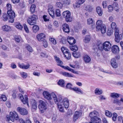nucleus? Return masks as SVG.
<instances>
[{
	"label": "nucleus",
	"mask_w": 123,
	"mask_h": 123,
	"mask_svg": "<svg viewBox=\"0 0 123 123\" xmlns=\"http://www.w3.org/2000/svg\"><path fill=\"white\" fill-rule=\"evenodd\" d=\"M68 42L70 44H73L75 43L76 41L74 38L70 37L68 38Z\"/></svg>",
	"instance_id": "obj_22"
},
{
	"label": "nucleus",
	"mask_w": 123,
	"mask_h": 123,
	"mask_svg": "<svg viewBox=\"0 0 123 123\" xmlns=\"http://www.w3.org/2000/svg\"><path fill=\"white\" fill-rule=\"evenodd\" d=\"M81 113L77 111H76L74 115L73 121L74 122L79 117L81 116Z\"/></svg>",
	"instance_id": "obj_19"
},
{
	"label": "nucleus",
	"mask_w": 123,
	"mask_h": 123,
	"mask_svg": "<svg viewBox=\"0 0 123 123\" xmlns=\"http://www.w3.org/2000/svg\"><path fill=\"white\" fill-rule=\"evenodd\" d=\"M45 37V35L43 33H40L37 35L36 37L37 39L39 41H43Z\"/></svg>",
	"instance_id": "obj_17"
},
{
	"label": "nucleus",
	"mask_w": 123,
	"mask_h": 123,
	"mask_svg": "<svg viewBox=\"0 0 123 123\" xmlns=\"http://www.w3.org/2000/svg\"><path fill=\"white\" fill-rule=\"evenodd\" d=\"M58 85L62 87L65 86V82L64 80H59L58 82Z\"/></svg>",
	"instance_id": "obj_33"
},
{
	"label": "nucleus",
	"mask_w": 123,
	"mask_h": 123,
	"mask_svg": "<svg viewBox=\"0 0 123 123\" xmlns=\"http://www.w3.org/2000/svg\"><path fill=\"white\" fill-rule=\"evenodd\" d=\"M63 4L66 6H68L70 4V0H62Z\"/></svg>",
	"instance_id": "obj_32"
},
{
	"label": "nucleus",
	"mask_w": 123,
	"mask_h": 123,
	"mask_svg": "<svg viewBox=\"0 0 123 123\" xmlns=\"http://www.w3.org/2000/svg\"><path fill=\"white\" fill-rule=\"evenodd\" d=\"M117 116V115L116 113H113V116L112 117V120L114 121H115L116 120Z\"/></svg>",
	"instance_id": "obj_56"
},
{
	"label": "nucleus",
	"mask_w": 123,
	"mask_h": 123,
	"mask_svg": "<svg viewBox=\"0 0 123 123\" xmlns=\"http://www.w3.org/2000/svg\"><path fill=\"white\" fill-rule=\"evenodd\" d=\"M61 74L64 76L69 77H73L74 75L72 74L65 72H62Z\"/></svg>",
	"instance_id": "obj_23"
},
{
	"label": "nucleus",
	"mask_w": 123,
	"mask_h": 123,
	"mask_svg": "<svg viewBox=\"0 0 123 123\" xmlns=\"http://www.w3.org/2000/svg\"><path fill=\"white\" fill-rule=\"evenodd\" d=\"M24 28L26 31L27 32H29V30L27 25L25 24H24Z\"/></svg>",
	"instance_id": "obj_62"
},
{
	"label": "nucleus",
	"mask_w": 123,
	"mask_h": 123,
	"mask_svg": "<svg viewBox=\"0 0 123 123\" xmlns=\"http://www.w3.org/2000/svg\"><path fill=\"white\" fill-rule=\"evenodd\" d=\"M98 114V112L95 111L91 112L89 116L91 118V121L96 123H101V120L100 119L97 117Z\"/></svg>",
	"instance_id": "obj_3"
},
{
	"label": "nucleus",
	"mask_w": 123,
	"mask_h": 123,
	"mask_svg": "<svg viewBox=\"0 0 123 123\" xmlns=\"http://www.w3.org/2000/svg\"><path fill=\"white\" fill-rule=\"evenodd\" d=\"M113 6L115 10L117 12H118L119 10V6L117 3H113Z\"/></svg>",
	"instance_id": "obj_37"
},
{
	"label": "nucleus",
	"mask_w": 123,
	"mask_h": 123,
	"mask_svg": "<svg viewBox=\"0 0 123 123\" xmlns=\"http://www.w3.org/2000/svg\"><path fill=\"white\" fill-rule=\"evenodd\" d=\"M102 5L104 8H106L107 6L106 1H103L102 3Z\"/></svg>",
	"instance_id": "obj_60"
},
{
	"label": "nucleus",
	"mask_w": 123,
	"mask_h": 123,
	"mask_svg": "<svg viewBox=\"0 0 123 123\" xmlns=\"http://www.w3.org/2000/svg\"><path fill=\"white\" fill-rule=\"evenodd\" d=\"M62 30L63 31L69 33L70 32V29L69 25L66 24H64L62 25Z\"/></svg>",
	"instance_id": "obj_18"
},
{
	"label": "nucleus",
	"mask_w": 123,
	"mask_h": 123,
	"mask_svg": "<svg viewBox=\"0 0 123 123\" xmlns=\"http://www.w3.org/2000/svg\"><path fill=\"white\" fill-rule=\"evenodd\" d=\"M20 74L21 76L23 78H26L27 77V74L25 72H21Z\"/></svg>",
	"instance_id": "obj_47"
},
{
	"label": "nucleus",
	"mask_w": 123,
	"mask_h": 123,
	"mask_svg": "<svg viewBox=\"0 0 123 123\" xmlns=\"http://www.w3.org/2000/svg\"><path fill=\"white\" fill-rule=\"evenodd\" d=\"M114 30L115 31V35H118V34H119V29L117 27Z\"/></svg>",
	"instance_id": "obj_57"
},
{
	"label": "nucleus",
	"mask_w": 123,
	"mask_h": 123,
	"mask_svg": "<svg viewBox=\"0 0 123 123\" xmlns=\"http://www.w3.org/2000/svg\"><path fill=\"white\" fill-rule=\"evenodd\" d=\"M20 37L18 36H16L15 37V40L17 42H19L20 41Z\"/></svg>",
	"instance_id": "obj_64"
},
{
	"label": "nucleus",
	"mask_w": 123,
	"mask_h": 123,
	"mask_svg": "<svg viewBox=\"0 0 123 123\" xmlns=\"http://www.w3.org/2000/svg\"><path fill=\"white\" fill-rule=\"evenodd\" d=\"M103 49L106 51H109L111 50V44L109 41H105L103 44Z\"/></svg>",
	"instance_id": "obj_8"
},
{
	"label": "nucleus",
	"mask_w": 123,
	"mask_h": 123,
	"mask_svg": "<svg viewBox=\"0 0 123 123\" xmlns=\"http://www.w3.org/2000/svg\"><path fill=\"white\" fill-rule=\"evenodd\" d=\"M32 104V107L33 109H36L37 108V104L36 101L34 100H32V101L31 102Z\"/></svg>",
	"instance_id": "obj_31"
},
{
	"label": "nucleus",
	"mask_w": 123,
	"mask_h": 123,
	"mask_svg": "<svg viewBox=\"0 0 123 123\" xmlns=\"http://www.w3.org/2000/svg\"><path fill=\"white\" fill-rule=\"evenodd\" d=\"M49 40L52 43L54 44H55L56 43V40L53 38H49Z\"/></svg>",
	"instance_id": "obj_51"
},
{
	"label": "nucleus",
	"mask_w": 123,
	"mask_h": 123,
	"mask_svg": "<svg viewBox=\"0 0 123 123\" xmlns=\"http://www.w3.org/2000/svg\"><path fill=\"white\" fill-rule=\"evenodd\" d=\"M40 104L38 105V108L41 111V113H43L44 111L47 108L45 102L42 100L39 101Z\"/></svg>",
	"instance_id": "obj_7"
},
{
	"label": "nucleus",
	"mask_w": 123,
	"mask_h": 123,
	"mask_svg": "<svg viewBox=\"0 0 123 123\" xmlns=\"http://www.w3.org/2000/svg\"><path fill=\"white\" fill-rule=\"evenodd\" d=\"M19 95L20 98L22 102L24 104H25L26 103L28 106L29 107V106L28 102V99L27 96L26 95H24V97L21 94H20Z\"/></svg>",
	"instance_id": "obj_9"
},
{
	"label": "nucleus",
	"mask_w": 123,
	"mask_h": 123,
	"mask_svg": "<svg viewBox=\"0 0 123 123\" xmlns=\"http://www.w3.org/2000/svg\"><path fill=\"white\" fill-rule=\"evenodd\" d=\"M96 12L99 16H101L103 14V11L101 8L99 6L97 7Z\"/></svg>",
	"instance_id": "obj_26"
},
{
	"label": "nucleus",
	"mask_w": 123,
	"mask_h": 123,
	"mask_svg": "<svg viewBox=\"0 0 123 123\" xmlns=\"http://www.w3.org/2000/svg\"><path fill=\"white\" fill-rule=\"evenodd\" d=\"M111 66L114 68H117L118 67V63L115 58H113L111 59Z\"/></svg>",
	"instance_id": "obj_14"
},
{
	"label": "nucleus",
	"mask_w": 123,
	"mask_h": 123,
	"mask_svg": "<svg viewBox=\"0 0 123 123\" xmlns=\"http://www.w3.org/2000/svg\"><path fill=\"white\" fill-rule=\"evenodd\" d=\"M111 28L113 29H114L116 28L117 27V25L116 23L114 22H112L111 24Z\"/></svg>",
	"instance_id": "obj_44"
},
{
	"label": "nucleus",
	"mask_w": 123,
	"mask_h": 123,
	"mask_svg": "<svg viewBox=\"0 0 123 123\" xmlns=\"http://www.w3.org/2000/svg\"><path fill=\"white\" fill-rule=\"evenodd\" d=\"M105 115L109 117H112V114L109 111L106 110L105 111Z\"/></svg>",
	"instance_id": "obj_40"
},
{
	"label": "nucleus",
	"mask_w": 123,
	"mask_h": 123,
	"mask_svg": "<svg viewBox=\"0 0 123 123\" xmlns=\"http://www.w3.org/2000/svg\"><path fill=\"white\" fill-rule=\"evenodd\" d=\"M90 40V37L89 35L86 36L84 40V42L86 43L89 42Z\"/></svg>",
	"instance_id": "obj_39"
},
{
	"label": "nucleus",
	"mask_w": 123,
	"mask_h": 123,
	"mask_svg": "<svg viewBox=\"0 0 123 123\" xmlns=\"http://www.w3.org/2000/svg\"><path fill=\"white\" fill-rule=\"evenodd\" d=\"M115 36V41L117 43H119L120 41L121 40L122 38V36L121 34H118L117 35H116Z\"/></svg>",
	"instance_id": "obj_20"
},
{
	"label": "nucleus",
	"mask_w": 123,
	"mask_h": 123,
	"mask_svg": "<svg viewBox=\"0 0 123 123\" xmlns=\"http://www.w3.org/2000/svg\"><path fill=\"white\" fill-rule=\"evenodd\" d=\"M120 95L118 93L113 92L111 93L110 97L114 99L115 98H118L120 96Z\"/></svg>",
	"instance_id": "obj_29"
},
{
	"label": "nucleus",
	"mask_w": 123,
	"mask_h": 123,
	"mask_svg": "<svg viewBox=\"0 0 123 123\" xmlns=\"http://www.w3.org/2000/svg\"><path fill=\"white\" fill-rule=\"evenodd\" d=\"M37 19V15H33L29 18L27 21L29 25H33L36 24V20Z\"/></svg>",
	"instance_id": "obj_6"
},
{
	"label": "nucleus",
	"mask_w": 123,
	"mask_h": 123,
	"mask_svg": "<svg viewBox=\"0 0 123 123\" xmlns=\"http://www.w3.org/2000/svg\"><path fill=\"white\" fill-rule=\"evenodd\" d=\"M111 51L113 53L116 54L118 53L119 51V47L117 45H113L112 47Z\"/></svg>",
	"instance_id": "obj_15"
},
{
	"label": "nucleus",
	"mask_w": 123,
	"mask_h": 123,
	"mask_svg": "<svg viewBox=\"0 0 123 123\" xmlns=\"http://www.w3.org/2000/svg\"><path fill=\"white\" fill-rule=\"evenodd\" d=\"M72 55L74 57L76 58L79 57L80 56V54L79 52L73 53Z\"/></svg>",
	"instance_id": "obj_42"
},
{
	"label": "nucleus",
	"mask_w": 123,
	"mask_h": 123,
	"mask_svg": "<svg viewBox=\"0 0 123 123\" xmlns=\"http://www.w3.org/2000/svg\"><path fill=\"white\" fill-rule=\"evenodd\" d=\"M44 97L48 100H50L52 99L50 93L46 91H44L43 93Z\"/></svg>",
	"instance_id": "obj_16"
},
{
	"label": "nucleus",
	"mask_w": 123,
	"mask_h": 123,
	"mask_svg": "<svg viewBox=\"0 0 123 123\" xmlns=\"http://www.w3.org/2000/svg\"><path fill=\"white\" fill-rule=\"evenodd\" d=\"M7 14L9 16V18L10 20H9V21L12 23L14 21V18L15 17V14L14 12L12 10L7 11Z\"/></svg>",
	"instance_id": "obj_10"
},
{
	"label": "nucleus",
	"mask_w": 123,
	"mask_h": 123,
	"mask_svg": "<svg viewBox=\"0 0 123 123\" xmlns=\"http://www.w3.org/2000/svg\"><path fill=\"white\" fill-rule=\"evenodd\" d=\"M72 85L70 83H68L67 84L66 87L67 88L70 89L71 90H73V88H72Z\"/></svg>",
	"instance_id": "obj_50"
},
{
	"label": "nucleus",
	"mask_w": 123,
	"mask_h": 123,
	"mask_svg": "<svg viewBox=\"0 0 123 123\" xmlns=\"http://www.w3.org/2000/svg\"><path fill=\"white\" fill-rule=\"evenodd\" d=\"M16 27L20 30H21L23 28L22 26L19 23H16L15 24Z\"/></svg>",
	"instance_id": "obj_41"
},
{
	"label": "nucleus",
	"mask_w": 123,
	"mask_h": 123,
	"mask_svg": "<svg viewBox=\"0 0 123 123\" xmlns=\"http://www.w3.org/2000/svg\"><path fill=\"white\" fill-rule=\"evenodd\" d=\"M51 95L54 100L55 104L57 105V107L58 108L59 111L62 112H63V108L61 105L62 104H61V103H62L63 101L62 98H59V101H57V96L55 93L54 92H52L51 93Z\"/></svg>",
	"instance_id": "obj_2"
},
{
	"label": "nucleus",
	"mask_w": 123,
	"mask_h": 123,
	"mask_svg": "<svg viewBox=\"0 0 123 123\" xmlns=\"http://www.w3.org/2000/svg\"><path fill=\"white\" fill-rule=\"evenodd\" d=\"M85 0H78L77 2L80 6L81 4H83L85 1Z\"/></svg>",
	"instance_id": "obj_59"
},
{
	"label": "nucleus",
	"mask_w": 123,
	"mask_h": 123,
	"mask_svg": "<svg viewBox=\"0 0 123 123\" xmlns=\"http://www.w3.org/2000/svg\"><path fill=\"white\" fill-rule=\"evenodd\" d=\"M92 9V7L89 5H87L86 7V10L89 12L91 11Z\"/></svg>",
	"instance_id": "obj_46"
},
{
	"label": "nucleus",
	"mask_w": 123,
	"mask_h": 123,
	"mask_svg": "<svg viewBox=\"0 0 123 123\" xmlns=\"http://www.w3.org/2000/svg\"><path fill=\"white\" fill-rule=\"evenodd\" d=\"M98 97L100 100H105L106 99V98H105V97L103 95H100Z\"/></svg>",
	"instance_id": "obj_63"
},
{
	"label": "nucleus",
	"mask_w": 123,
	"mask_h": 123,
	"mask_svg": "<svg viewBox=\"0 0 123 123\" xmlns=\"http://www.w3.org/2000/svg\"><path fill=\"white\" fill-rule=\"evenodd\" d=\"M73 6L74 8V9H75L76 8H79L80 6L77 2H76L75 4H74Z\"/></svg>",
	"instance_id": "obj_58"
},
{
	"label": "nucleus",
	"mask_w": 123,
	"mask_h": 123,
	"mask_svg": "<svg viewBox=\"0 0 123 123\" xmlns=\"http://www.w3.org/2000/svg\"><path fill=\"white\" fill-rule=\"evenodd\" d=\"M96 28L97 31H101V33L104 34L106 31V27L105 25L103 24L102 20H98L96 22Z\"/></svg>",
	"instance_id": "obj_1"
},
{
	"label": "nucleus",
	"mask_w": 123,
	"mask_h": 123,
	"mask_svg": "<svg viewBox=\"0 0 123 123\" xmlns=\"http://www.w3.org/2000/svg\"><path fill=\"white\" fill-rule=\"evenodd\" d=\"M55 14L57 17H59L61 16L60 11L59 9H56V10Z\"/></svg>",
	"instance_id": "obj_54"
},
{
	"label": "nucleus",
	"mask_w": 123,
	"mask_h": 123,
	"mask_svg": "<svg viewBox=\"0 0 123 123\" xmlns=\"http://www.w3.org/2000/svg\"><path fill=\"white\" fill-rule=\"evenodd\" d=\"M76 92L78 94H83V92L79 88L77 87H74L73 88V90Z\"/></svg>",
	"instance_id": "obj_24"
},
{
	"label": "nucleus",
	"mask_w": 123,
	"mask_h": 123,
	"mask_svg": "<svg viewBox=\"0 0 123 123\" xmlns=\"http://www.w3.org/2000/svg\"><path fill=\"white\" fill-rule=\"evenodd\" d=\"M83 59L86 63H89L91 60L90 57L87 55H84L83 57Z\"/></svg>",
	"instance_id": "obj_25"
},
{
	"label": "nucleus",
	"mask_w": 123,
	"mask_h": 123,
	"mask_svg": "<svg viewBox=\"0 0 123 123\" xmlns=\"http://www.w3.org/2000/svg\"><path fill=\"white\" fill-rule=\"evenodd\" d=\"M2 17L3 18V20L4 21H5L7 20L8 18V17H9L8 15H7L6 14H4L3 15Z\"/></svg>",
	"instance_id": "obj_48"
},
{
	"label": "nucleus",
	"mask_w": 123,
	"mask_h": 123,
	"mask_svg": "<svg viewBox=\"0 0 123 123\" xmlns=\"http://www.w3.org/2000/svg\"><path fill=\"white\" fill-rule=\"evenodd\" d=\"M6 98L5 95H2L1 96L0 99L1 100H3V101H5L6 100Z\"/></svg>",
	"instance_id": "obj_53"
},
{
	"label": "nucleus",
	"mask_w": 123,
	"mask_h": 123,
	"mask_svg": "<svg viewBox=\"0 0 123 123\" xmlns=\"http://www.w3.org/2000/svg\"><path fill=\"white\" fill-rule=\"evenodd\" d=\"M63 4H62L60 2H57L56 4V6L57 7L62 8L63 7Z\"/></svg>",
	"instance_id": "obj_49"
},
{
	"label": "nucleus",
	"mask_w": 123,
	"mask_h": 123,
	"mask_svg": "<svg viewBox=\"0 0 123 123\" xmlns=\"http://www.w3.org/2000/svg\"><path fill=\"white\" fill-rule=\"evenodd\" d=\"M26 48L30 52H32L33 50L32 48L29 45H27L26 46Z\"/></svg>",
	"instance_id": "obj_45"
},
{
	"label": "nucleus",
	"mask_w": 123,
	"mask_h": 123,
	"mask_svg": "<svg viewBox=\"0 0 123 123\" xmlns=\"http://www.w3.org/2000/svg\"><path fill=\"white\" fill-rule=\"evenodd\" d=\"M2 29L4 31H11V28L10 26L6 25L2 26Z\"/></svg>",
	"instance_id": "obj_28"
},
{
	"label": "nucleus",
	"mask_w": 123,
	"mask_h": 123,
	"mask_svg": "<svg viewBox=\"0 0 123 123\" xmlns=\"http://www.w3.org/2000/svg\"><path fill=\"white\" fill-rule=\"evenodd\" d=\"M48 12L52 18H54V12L53 6H52L49 5V6Z\"/></svg>",
	"instance_id": "obj_13"
},
{
	"label": "nucleus",
	"mask_w": 123,
	"mask_h": 123,
	"mask_svg": "<svg viewBox=\"0 0 123 123\" xmlns=\"http://www.w3.org/2000/svg\"><path fill=\"white\" fill-rule=\"evenodd\" d=\"M54 58L57 63V65L62 67V65L63 64V62L62 61L60 60L59 58L57 57L56 56H55Z\"/></svg>",
	"instance_id": "obj_21"
},
{
	"label": "nucleus",
	"mask_w": 123,
	"mask_h": 123,
	"mask_svg": "<svg viewBox=\"0 0 123 123\" xmlns=\"http://www.w3.org/2000/svg\"><path fill=\"white\" fill-rule=\"evenodd\" d=\"M63 54L66 57L67 59L69 60L70 59L71 57V54L69 52L68 50L66 51Z\"/></svg>",
	"instance_id": "obj_30"
},
{
	"label": "nucleus",
	"mask_w": 123,
	"mask_h": 123,
	"mask_svg": "<svg viewBox=\"0 0 123 123\" xmlns=\"http://www.w3.org/2000/svg\"><path fill=\"white\" fill-rule=\"evenodd\" d=\"M32 29L33 32L36 33L39 30V27L37 25H35L33 26Z\"/></svg>",
	"instance_id": "obj_36"
},
{
	"label": "nucleus",
	"mask_w": 123,
	"mask_h": 123,
	"mask_svg": "<svg viewBox=\"0 0 123 123\" xmlns=\"http://www.w3.org/2000/svg\"><path fill=\"white\" fill-rule=\"evenodd\" d=\"M70 49L71 50L74 52L77 51L78 49V47L76 45L73 46H72L70 47Z\"/></svg>",
	"instance_id": "obj_38"
},
{
	"label": "nucleus",
	"mask_w": 123,
	"mask_h": 123,
	"mask_svg": "<svg viewBox=\"0 0 123 123\" xmlns=\"http://www.w3.org/2000/svg\"><path fill=\"white\" fill-rule=\"evenodd\" d=\"M62 68H64V69H67L68 70L70 71H71V69L69 67H68V66H62Z\"/></svg>",
	"instance_id": "obj_61"
},
{
	"label": "nucleus",
	"mask_w": 123,
	"mask_h": 123,
	"mask_svg": "<svg viewBox=\"0 0 123 123\" xmlns=\"http://www.w3.org/2000/svg\"><path fill=\"white\" fill-rule=\"evenodd\" d=\"M113 103L114 104L119 105H120L121 104L120 101L117 98H115L113 100Z\"/></svg>",
	"instance_id": "obj_34"
},
{
	"label": "nucleus",
	"mask_w": 123,
	"mask_h": 123,
	"mask_svg": "<svg viewBox=\"0 0 123 123\" xmlns=\"http://www.w3.org/2000/svg\"><path fill=\"white\" fill-rule=\"evenodd\" d=\"M87 23L88 25L92 24L93 23V20L92 18H89L87 19Z\"/></svg>",
	"instance_id": "obj_43"
},
{
	"label": "nucleus",
	"mask_w": 123,
	"mask_h": 123,
	"mask_svg": "<svg viewBox=\"0 0 123 123\" xmlns=\"http://www.w3.org/2000/svg\"><path fill=\"white\" fill-rule=\"evenodd\" d=\"M7 7V11H11L12 10V6L11 4H7L6 6Z\"/></svg>",
	"instance_id": "obj_55"
},
{
	"label": "nucleus",
	"mask_w": 123,
	"mask_h": 123,
	"mask_svg": "<svg viewBox=\"0 0 123 123\" xmlns=\"http://www.w3.org/2000/svg\"><path fill=\"white\" fill-rule=\"evenodd\" d=\"M108 11L109 12H112L113 10V7L111 5H110L108 6Z\"/></svg>",
	"instance_id": "obj_52"
},
{
	"label": "nucleus",
	"mask_w": 123,
	"mask_h": 123,
	"mask_svg": "<svg viewBox=\"0 0 123 123\" xmlns=\"http://www.w3.org/2000/svg\"><path fill=\"white\" fill-rule=\"evenodd\" d=\"M7 118L8 121L10 120L13 122L14 119L17 120L18 119V115L16 112L15 111L11 112L10 113L9 116H7Z\"/></svg>",
	"instance_id": "obj_4"
},
{
	"label": "nucleus",
	"mask_w": 123,
	"mask_h": 123,
	"mask_svg": "<svg viewBox=\"0 0 123 123\" xmlns=\"http://www.w3.org/2000/svg\"><path fill=\"white\" fill-rule=\"evenodd\" d=\"M62 16L65 18L67 22H70L72 20V18L71 16V13L68 11H64L62 13Z\"/></svg>",
	"instance_id": "obj_5"
},
{
	"label": "nucleus",
	"mask_w": 123,
	"mask_h": 123,
	"mask_svg": "<svg viewBox=\"0 0 123 123\" xmlns=\"http://www.w3.org/2000/svg\"><path fill=\"white\" fill-rule=\"evenodd\" d=\"M62 99L63 100V101L61 105H62V107H63V111L62 112L61 111H60L61 112H64V107L63 106V105L66 108H68V106H69V101L68 99L66 98H65L63 99L62 98Z\"/></svg>",
	"instance_id": "obj_12"
},
{
	"label": "nucleus",
	"mask_w": 123,
	"mask_h": 123,
	"mask_svg": "<svg viewBox=\"0 0 123 123\" xmlns=\"http://www.w3.org/2000/svg\"><path fill=\"white\" fill-rule=\"evenodd\" d=\"M95 93L97 95H100L102 94V90L99 88H96L94 90Z\"/></svg>",
	"instance_id": "obj_27"
},
{
	"label": "nucleus",
	"mask_w": 123,
	"mask_h": 123,
	"mask_svg": "<svg viewBox=\"0 0 123 123\" xmlns=\"http://www.w3.org/2000/svg\"><path fill=\"white\" fill-rule=\"evenodd\" d=\"M17 111L21 115H24L28 114L27 111L24 108L21 107H18L17 109Z\"/></svg>",
	"instance_id": "obj_11"
},
{
	"label": "nucleus",
	"mask_w": 123,
	"mask_h": 123,
	"mask_svg": "<svg viewBox=\"0 0 123 123\" xmlns=\"http://www.w3.org/2000/svg\"><path fill=\"white\" fill-rule=\"evenodd\" d=\"M36 8V6L35 5L33 4L31 5L30 7V10L32 13H33L35 12Z\"/></svg>",
	"instance_id": "obj_35"
}]
</instances>
